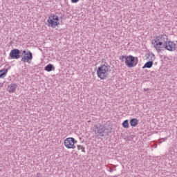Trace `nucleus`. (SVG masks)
Masks as SVG:
<instances>
[{
  "label": "nucleus",
  "mask_w": 177,
  "mask_h": 177,
  "mask_svg": "<svg viewBox=\"0 0 177 177\" xmlns=\"http://www.w3.org/2000/svg\"><path fill=\"white\" fill-rule=\"evenodd\" d=\"M151 44L157 53H161L164 50H169V52L176 50V44L169 40L168 35L166 34L154 36L151 40Z\"/></svg>",
  "instance_id": "nucleus-1"
},
{
  "label": "nucleus",
  "mask_w": 177,
  "mask_h": 177,
  "mask_svg": "<svg viewBox=\"0 0 177 177\" xmlns=\"http://www.w3.org/2000/svg\"><path fill=\"white\" fill-rule=\"evenodd\" d=\"M120 59L124 62L126 66L129 68L135 67L138 64V58H135L132 55H122L120 57Z\"/></svg>",
  "instance_id": "nucleus-2"
},
{
  "label": "nucleus",
  "mask_w": 177,
  "mask_h": 177,
  "mask_svg": "<svg viewBox=\"0 0 177 177\" xmlns=\"http://www.w3.org/2000/svg\"><path fill=\"white\" fill-rule=\"evenodd\" d=\"M110 74V68L109 66L102 64L97 70V75L101 80H106Z\"/></svg>",
  "instance_id": "nucleus-3"
},
{
  "label": "nucleus",
  "mask_w": 177,
  "mask_h": 177,
  "mask_svg": "<svg viewBox=\"0 0 177 177\" xmlns=\"http://www.w3.org/2000/svg\"><path fill=\"white\" fill-rule=\"evenodd\" d=\"M60 25V20L57 15L51 14L47 19V26L48 27H51V28H56L57 26Z\"/></svg>",
  "instance_id": "nucleus-4"
},
{
  "label": "nucleus",
  "mask_w": 177,
  "mask_h": 177,
  "mask_svg": "<svg viewBox=\"0 0 177 177\" xmlns=\"http://www.w3.org/2000/svg\"><path fill=\"white\" fill-rule=\"evenodd\" d=\"M22 53L24 55L21 57V62L30 64L32 61V53H31V51L26 52L24 50Z\"/></svg>",
  "instance_id": "nucleus-5"
},
{
  "label": "nucleus",
  "mask_w": 177,
  "mask_h": 177,
  "mask_svg": "<svg viewBox=\"0 0 177 177\" xmlns=\"http://www.w3.org/2000/svg\"><path fill=\"white\" fill-rule=\"evenodd\" d=\"M75 143H77V141L74 138H68L64 140V146H65L66 149H72L74 150V149H75Z\"/></svg>",
  "instance_id": "nucleus-6"
},
{
  "label": "nucleus",
  "mask_w": 177,
  "mask_h": 177,
  "mask_svg": "<svg viewBox=\"0 0 177 177\" xmlns=\"http://www.w3.org/2000/svg\"><path fill=\"white\" fill-rule=\"evenodd\" d=\"M10 57L11 59H20V50L19 49H12L10 53Z\"/></svg>",
  "instance_id": "nucleus-7"
},
{
  "label": "nucleus",
  "mask_w": 177,
  "mask_h": 177,
  "mask_svg": "<svg viewBox=\"0 0 177 177\" xmlns=\"http://www.w3.org/2000/svg\"><path fill=\"white\" fill-rule=\"evenodd\" d=\"M94 132L98 139L104 136V134H103L104 133V129H103L102 127H96Z\"/></svg>",
  "instance_id": "nucleus-8"
},
{
  "label": "nucleus",
  "mask_w": 177,
  "mask_h": 177,
  "mask_svg": "<svg viewBox=\"0 0 177 177\" xmlns=\"http://www.w3.org/2000/svg\"><path fill=\"white\" fill-rule=\"evenodd\" d=\"M16 89H17V84L15 83H11L7 87V91L9 93H15V92H16Z\"/></svg>",
  "instance_id": "nucleus-9"
},
{
  "label": "nucleus",
  "mask_w": 177,
  "mask_h": 177,
  "mask_svg": "<svg viewBox=\"0 0 177 177\" xmlns=\"http://www.w3.org/2000/svg\"><path fill=\"white\" fill-rule=\"evenodd\" d=\"M138 124H139V120H138L136 118H133L130 120V125L131 127H136Z\"/></svg>",
  "instance_id": "nucleus-10"
},
{
  "label": "nucleus",
  "mask_w": 177,
  "mask_h": 177,
  "mask_svg": "<svg viewBox=\"0 0 177 177\" xmlns=\"http://www.w3.org/2000/svg\"><path fill=\"white\" fill-rule=\"evenodd\" d=\"M151 67H153V62L149 61L145 64L142 68H151Z\"/></svg>",
  "instance_id": "nucleus-11"
},
{
  "label": "nucleus",
  "mask_w": 177,
  "mask_h": 177,
  "mask_svg": "<svg viewBox=\"0 0 177 177\" xmlns=\"http://www.w3.org/2000/svg\"><path fill=\"white\" fill-rule=\"evenodd\" d=\"M8 74V69H3L0 71V78H3Z\"/></svg>",
  "instance_id": "nucleus-12"
},
{
  "label": "nucleus",
  "mask_w": 177,
  "mask_h": 177,
  "mask_svg": "<svg viewBox=\"0 0 177 177\" xmlns=\"http://www.w3.org/2000/svg\"><path fill=\"white\" fill-rule=\"evenodd\" d=\"M123 128L128 129L129 128V123H128V120H124L122 124Z\"/></svg>",
  "instance_id": "nucleus-13"
},
{
  "label": "nucleus",
  "mask_w": 177,
  "mask_h": 177,
  "mask_svg": "<svg viewBox=\"0 0 177 177\" xmlns=\"http://www.w3.org/2000/svg\"><path fill=\"white\" fill-rule=\"evenodd\" d=\"M52 68H53V65L52 64H48L46 67H45V70L46 71H48V73L52 71Z\"/></svg>",
  "instance_id": "nucleus-14"
},
{
  "label": "nucleus",
  "mask_w": 177,
  "mask_h": 177,
  "mask_svg": "<svg viewBox=\"0 0 177 177\" xmlns=\"http://www.w3.org/2000/svg\"><path fill=\"white\" fill-rule=\"evenodd\" d=\"M149 59L150 62H151L153 63V62H154V60H156V55H154V54H150L149 55Z\"/></svg>",
  "instance_id": "nucleus-15"
},
{
  "label": "nucleus",
  "mask_w": 177,
  "mask_h": 177,
  "mask_svg": "<svg viewBox=\"0 0 177 177\" xmlns=\"http://www.w3.org/2000/svg\"><path fill=\"white\" fill-rule=\"evenodd\" d=\"M77 149L82 150V153H85V147L82 145H77Z\"/></svg>",
  "instance_id": "nucleus-16"
},
{
  "label": "nucleus",
  "mask_w": 177,
  "mask_h": 177,
  "mask_svg": "<svg viewBox=\"0 0 177 177\" xmlns=\"http://www.w3.org/2000/svg\"><path fill=\"white\" fill-rule=\"evenodd\" d=\"M168 140V138L167 137H165V138H161L160 140V143H162V142H165L166 140Z\"/></svg>",
  "instance_id": "nucleus-17"
},
{
  "label": "nucleus",
  "mask_w": 177,
  "mask_h": 177,
  "mask_svg": "<svg viewBox=\"0 0 177 177\" xmlns=\"http://www.w3.org/2000/svg\"><path fill=\"white\" fill-rule=\"evenodd\" d=\"M72 3H77L78 2V0H71Z\"/></svg>",
  "instance_id": "nucleus-18"
},
{
  "label": "nucleus",
  "mask_w": 177,
  "mask_h": 177,
  "mask_svg": "<svg viewBox=\"0 0 177 177\" xmlns=\"http://www.w3.org/2000/svg\"><path fill=\"white\" fill-rule=\"evenodd\" d=\"M113 171H114V169H113L112 168H110L109 172H113Z\"/></svg>",
  "instance_id": "nucleus-19"
},
{
  "label": "nucleus",
  "mask_w": 177,
  "mask_h": 177,
  "mask_svg": "<svg viewBox=\"0 0 177 177\" xmlns=\"http://www.w3.org/2000/svg\"><path fill=\"white\" fill-rule=\"evenodd\" d=\"M144 91H147V89L144 88Z\"/></svg>",
  "instance_id": "nucleus-20"
}]
</instances>
